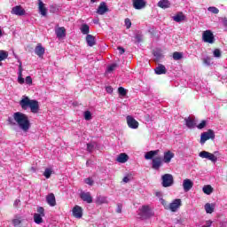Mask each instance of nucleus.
I'll list each match as a JSON object with an SVG mask.
<instances>
[{
  "mask_svg": "<svg viewBox=\"0 0 227 227\" xmlns=\"http://www.w3.org/2000/svg\"><path fill=\"white\" fill-rule=\"evenodd\" d=\"M13 120L16 121L18 127L23 130V132H27L31 129V122L29 121V117L26 114L20 112H16L13 114Z\"/></svg>",
  "mask_w": 227,
  "mask_h": 227,
  "instance_id": "1",
  "label": "nucleus"
},
{
  "mask_svg": "<svg viewBox=\"0 0 227 227\" xmlns=\"http://www.w3.org/2000/svg\"><path fill=\"white\" fill-rule=\"evenodd\" d=\"M20 106L22 109H24V111L29 107L31 113L34 114H36V113L40 111V105L38 102L35 99H29V98L27 96L23 97V98L20 101Z\"/></svg>",
  "mask_w": 227,
  "mask_h": 227,
  "instance_id": "2",
  "label": "nucleus"
},
{
  "mask_svg": "<svg viewBox=\"0 0 227 227\" xmlns=\"http://www.w3.org/2000/svg\"><path fill=\"white\" fill-rule=\"evenodd\" d=\"M138 215L140 219H150V217H153L154 214L150 206L144 205L139 208Z\"/></svg>",
  "mask_w": 227,
  "mask_h": 227,
  "instance_id": "3",
  "label": "nucleus"
},
{
  "mask_svg": "<svg viewBox=\"0 0 227 227\" xmlns=\"http://www.w3.org/2000/svg\"><path fill=\"white\" fill-rule=\"evenodd\" d=\"M208 139L214 141L215 139V132L213 129H207V131L201 133L200 145H205Z\"/></svg>",
  "mask_w": 227,
  "mask_h": 227,
  "instance_id": "4",
  "label": "nucleus"
},
{
  "mask_svg": "<svg viewBox=\"0 0 227 227\" xmlns=\"http://www.w3.org/2000/svg\"><path fill=\"white\" fill-rule=\"evenodd\" d=\"M45 217V209L43 207H37V213L34 214V223L35 224H42L43 223V218Z\"/></svg>",
  "mask_w": 227,
  "mask_h": 227,
  "instance_id": "5",
  "label": "nucleus"
},
{
  "mask_svg": "<svg viewBox=\"0 0 227 227\" xmlns=\"http://www.w3.org/2000/svg\"><path fill=\"white\" fill-rule=\"evenodd\" d=\"M175 184V178L171 174H165L161 176L162 187H171Z\"/></svg>",
  "mask_w": 227,
  "mask_h": 227,
  "instance_id": "6",
  "label": "nucleus"
},
{
  "mask_svg": "<svg viewBox=\"0 0 227 227\" xmlns=\"http://www.w3.org/2000/svg\"><path fill=\"white\" fill-rule=\"evenodd\" d=\"M202 40L205 43H215V37L210 30H206L202 33Z\"/></svg>",
  "mask_w": 227,
  "mask_h": 227,
  "instance_id": "7",
  "label": "nucleus"
},
{
  "mask_svg": "<svg viewBox=\"0 0 227 227\" xmlns=\"http://www.w3.org/2000/svg\"><path fill=\"white\" fill-rule=\"evenodd\" d=\"M199 157H201V159H207L208 160H211V162H217V156L207 151L200 152Z\"/></svg>",
  "mask_w": 227,
  "mask_h": 227,
  "instance_id": "8",
  "label": "nucleus"
},
{
  "mask_svg": "<svg viewBox=\"0 0 227 227\" xmlns=\"http://www.w3.org/2000/svg\"><path fill=\"white\" fill-rule=\"evenodd\" d=\"M180 207H182V200L176 199L168 204V210H171V212H176Z\"/></svg>",
  "mask_w": 227,
  "mask_h": 227,
  "instance_id": "9",
  "label": "nucleus"
},
{
  "mask_svg": "<svg viewBox=\"0 0 227 227\" xmlns=\"http://www.w3.org/2000/svg\"><path fill=\"white\" fill-rule=\"evenodd\" d=\"M162 161H163V160L160 156L153 158V161H152L153 169L159 171V169H160V168H162Z\"/></svg>",
  "mask_w": 227,
  "mask_h": 227,
  "instance_id": "10",
  "label": "nucleus"
},
{
  "mask_svg": "<svg viewBox=\"0 0 227 227\" xmlns=\"http://www.w3.org/2000/svg\"><path fill=\"white\" fill-rule=\"evenodd\" d=\"M127 124L129 129H137L139 127V122L134 119V117L128 115L126 117Z\"/></svg>",
  "mask_w": 227,
  "mask_h": 227,
  "instance_id": "11",
  "label": "nucleus"
},
{
  "mask_svg": "<svg viewBox=\"0 0 227 227\" xmlns=\"http://www.w3.org/2000/svg\"><path fill=\"white\" fill-rule=\"evenodd\" d=\"M11 13H12V15L22 17V15H26V10H24L20 5H16L12 9Z\"/></svg>",
  "mask_w": 227,
  "mask_h": 227,
  "instance_id": "12",
  "label": "nucleus"
},
{
  "mask_svg": "<svg viewBox=\"0 0 227 227\" xmlns=\"http://www.w3.org/2000/svg\"><path fill=\"white\" fill-rule=\"evenodd\" d=\"M80 198L85 203H93V197H91V193L90 192H82L80 193Z\"/></svg>",
  "mask_w": 227,
  "mask_h": 227,
  "instance_id": "13",
  "label": "nucleus"
},
{
  "mask_svg": "<svg viewBox=\"0 0 227 227\" xmlns=\"http://www.w3.org/2000/svg\"><path fill=\"white\" fill-rule=\"evenodd\" d=\"M107 12H109V8L106 4V2H102L97 10V13L98 15H104L105 13H107Z\"/></svg>",
  "mask_w": 227,
  "mask_h": 227,
  "instance_id": "14",
  "label": "nucleus"
},
{
  "mask_svg": "<svg viewBox=\"0 0 227 227\" xmlns=\"http://www.w3.org/2000/svg\"><path fill=\"white\" fill-rule=\"evenodd\" d=\"M146 6L145 0H133V7L135 10H143Z\"/></svg>",
  "mask_w": 227,
  "mask_h": 227,
  "instance_id": "15",
  "label": "nucleus"
},
{
  "mask_svg": "<svg viewBox=\"0 0 227 227\" xmlns=\"http://www.w3.org/2000/svg\"><path fill=\"white\" fill-rule=\"evenodd\" d=\"M193 185L194 183H192L191 179H184L183 182V187L185 192H189V191L192 189Z\"/></svg>",
  "mask_w": 227,
  "mask_h": 227,
  "instance_id": "16",
  "label": "nucleus"
},
{
  "mask_svg": "<svg viewBox=\"0 0 227 227\" xmlns=\"http://www.w3.org/2000/svg\"><path fill=\"white\" fill-rule=\"evenodd\" d=\"M35 52L36 56H38L39 58H42L45 54V48L42 46V43H38L35 46Z\"/></svg>",
  "mask_w": 227,
  "mask_h": 227,
  "instance_id": "17",
  "label": "nucleus"
},
{
  "mask_svg": "<svg viewBox=\"0 0 227 227\" xmlns=\"http://www.w3.org/2000/svg\"><path fill=\"white\" fill-rule=\"evenodd\" d=\"M46 201L50 207H56V196L54 193H49L46 196Z\"/></svg>",
  "mask_w": 227,
  "mask_h": 227,
  "instance_id": "18",
  "label": "nucleus"
},
{
  "mask_svg": "<svg viewBox=\"0 0 227 227\" xmlns=\"http://www.w3.org/2000/svg\"><path fill=\"white\" fill-rule=\"evenodd\" d=\"M73 215L76 217V219H81V217H82V207L75 206L73 208Z\"/></svg>",
  "mask_w": 227,
  "mask_h": 227,
  "instance_id": "19",
  "label": "nucleus"
},
{
  "mask_svg": "<svg viewBox=\"0 0 227 227\" xmlns=\"http://www.w3.org/2000/svg\"><path fill=\"white\" fill-rule=\"evenodd\" d=\"M38 10L39 13L43 15V17H45L47 15V8H45V4L42 0H38Z\"/></svg>",
  "mask_w": 227,
  "mask_h": 227,
  "instance_id": "20",
  "label": "nucleus"
},
{
  "mask_svg": "<svg viewBox=\"0 0 227 227\" xmlns=\"http://www.w3.org/2000/svg\"><path fill=\"white\" fill-rule=\"evenodd\" d=\"M154 72L157 75H162L167 74L168 69H166V66L160 64L155 69Z\"/></svg>",
  "mask_w": 227,
  "mask_h": 227,
  "instance_id": "21",
  "label": "nucleus"
},
{
  "mask_svg": "<svg viewBox=\"0 0 227 227\" xmlns=\"http://www.w3.org/2000/svg\"><path fill=\"white\" fill-rule=\"evenodd\" d=\"M117 162H120L121 164H125L129 160V155L125 153H121L118 155L116 158Z\"/></svg>",
  "mask_w": 227,
  "mask_h": 227,
  "instance_id": "22",
  "label": "nucleus"
},
{
  "mask_svg": "<svg viewBox=\"0 0 227 227\" xmlns=\"http://www.w3.org/2000/svg\"><path fill=\"white\" fill-rule=\"evenodd\" d=\"M173 157H175V153H171V151H168V152L164 153L163 161L166 164H168V162H171V159H173Z\"/></svg>",
  "mask_w": 227,
  "mask_h": 227,
  "instance_id": "23",
  "label": "nucleus"
},
{
  "mask_svg": "<svg viewBox=\"0 0 227 227\" xmlns=\"http://www.w3.org/2000/svg\"><path fill=\"white\" fill-rule=\"evenodd\" d=\"M172 19L175 22H183V20H185L186 17L184 12H179L175 16H173Z\"/></svg>",
  "mask_w": 227,
  "mask_h": 227,
  "instance_id": "24",
  "label": "nucleus"
},
{
  "mask_svg": "<svg viewBox=\"0 0 227 227\" xmlns=\"http://www.w3.org/2000/svg\"><path fill=\"white\" fill-rule=\"evenodd\" d=\"M86 42L89 47H93V45L97 44V40H95V36H93L92 35H87Z\"/></svg>",
  "mask_w": 227,
  "mask_h": 227,
  "instance_id": "25",
  "label": "nucleus"
},
{
  "mask_svg": "<svg viewBox=\"0 0 227 227\" xmlns=\"http://www.w3.org/2000/svg\"><path fill=\"white\" fill-rule=\"evenodd\" d=\"M159 150H155V151H149L145 153V159L146 160H150L152 159H153V157H155V155H159Z\"/></svg>",
  "mask_w": 227,
  "mask_h": 227,
  "instance_id": "26",
  "label": "nucleus"
},
{
  "mask_svg": "<svg viewBox=\"0 0 227 227\" xmlns=\"http://www.w3.org/2000/svg\"><path fill=\"white\" fill-rule=\"evenodd\" d=\"M109 200H107V197L98 196L96 199V205H107Z\"/></svg>",
  "mask_w": 227,
  "mask_h": 227,
  "instance_id": "27",
  "label": "nucleus"
},
{
  "mask_svg": "<svg viewBox=\"0 0 227 227\" xmlns=\"http://www.w3.org/2000/svg\"><path fill=\"white\" fill-rule=\"evenodd\" d=\"M56 35L58 38H64L67 35V29L64 27L56 29Z\"/></svg>",
  "mask_w": 227,
  "mask_h": 227,
  "instance_id": "28",
  "label": "nucleus"
},
{
  "mask_svg": "<svg viewBox=\"0 0 227 227\" xmlns=\"http://www.w3.org/2000/svg\"><path fill=\"white\" fill-rule=\"evenodd\" d=\"M204 208L207 214H213L214 210H215V205L211 203H206Z\"/></svg>",
  "mask_w": 227,
  "mask_h": 227,
  "instance_id": "29",
  "label": "nucleus"
},
{
  "mask_svg": "<svg viewBox=\"0 0 227 227\" xmlns=\"http://www.w3.org/2000/svg\"><path fill=\"white\" fill-rule=\"evenodd\" d=\"M12 224L14 227L22 226V216L16 215L12 219Z\"/></svg>",
  "mask_w": 227,
  "mask_h": 227,
  "instance_id": "30",
  "label": "nucleus"
},
{
  "mask_svg": "<svg viewBox=\"0 0 227 227\" xmlns=\"http://www.w3.org/2000/svg\"><path fill=\"white\" fill-rule=\"evenodd\" d=\"M158 6H159L160 8L166 9V8H169V6H171V4H170L169 1H168V0H160V1L158 3Z\"/></svg>",
  "mask_w": 227,
  "mask_h": 227,
  "instance_id": "31",
  "label": "nucleus"
},
{
  "mask_svg": "<svg viewBox=\"0 0 227 227\" xmlns=\"http://www.w3.org/2000/svg\"><path fill=\"white\" fill-rule=\"evenodd\" d=\"M22 64H20V66H19V76H18V82L20 83V84H24V82H25V80H24V78H22Z\"/></svg>",
  "mask_w": 227,
  "mask_h": 227,
  "instance_id": "32",
  "label": "nucleus"
},
{
  "mask_svg": "<svg viewBox=\"0 0 227 227\" xmlns=\"http://www.w3.org/2000/svg\"><path fill=\"white\" fill-rule=\"evenodd\" d=\"M202 191L204 194L210 195L211 193L214 192V188H212L210 184H207V185H204V187L202 188Z\"/></svg>",
  "mask_w": 227,
  "mask_h": 227,
  "instance_id": "33",
  "label": "nucleus"
},
{
  "mask_svg": "<svg viewBox=\"0 0 227 227\" xmlns=\"http://www.w3.org/2000/svg\"><path fill=\"white\" fill-rule=\"evenodd\" d=\"M80 29L82 35L90 34V26L88 24H82Z\"/></svg>",
  "mask_w": 227,
  "mask_h": 227,
  "instance_id": "34",
  "label": "nucleus"
},
{
  "mask_svg": "<svg viewBox=\"0 0 227 227\" xmlns=\"http://www.w3.org/2000/svg\"><path fill=\"white\" fill-rule=\"evenodd\" d=\"M186 121V127H188V129H192L194 127V125H196V123L194 122V119L188 117L187 119H185Z\"/></svg>",
  "mask_w": 227,
  "mask_h": 227,
  "instance_id": "35",
  "label": "nucleus"
},
{
  "mask_svg": "<svg viewBox=\"0 0 227 227\" xmlns=\"http://www.w3.org/2000/svg\"><path fill=\"white\" fill-rule=\"evenodd\" d=\"M183 58H184V53L182 52L176 51L173 53V59H175V61H178Z\"/></svg>",
  "mask_w": 227,
  "mask_h": 227,
  "instance_id": "36",
  "label": "nucleus"
},
{
  "mask_svg": "<svg viewBox=\"0 0 227 227\" xmlns=\"http://www.w3.org/2000/svg\"><path fill=\"white\" fill-rule=\"evenodd\" d=\"M8 58V53L4 51H0V61H4Z\"/></svg>",
  "mask_w": 227,
  "mask_h": 227,
  "instance_id": "37",
  "label": "nucleus"
},
{
  "mask_svg": "<svg viewBox=\"0 0 227 227\" xmlns=\"http://www.w3.org/2000/svg\"><path fill=\"white\" fill-rule=\"evenodd\" d=\"M118 93L121 95V97H125L127 95V90H125L123 87H119Z\"/></svg>",
  "mask_w": 227,
  "mask_h": 227,
  "instance_id": "38",
  "label": "nucleus"
},
{
  "mask_svg": "<svg viewBox=\"0 0 227 227\" xmlns=\"http://www.w3.org/2000/svg\"><path fill=\"white\" fill-rule=\"evenodd\" d=\"M51 175H52V169L45 168L43 172V176H45V178H51Z\"/></svg>",
  "mask_w": 227,
  "mask_h": 227,
  "instance_id": "39",
  "label": "nucleus"
},
{
  "mask_svg": "<svg viewBox=\"0 0 227 227\" xmlns=\"http://www.w3.org/2000/svg\"><path fill=\"white\" fill-rule=\"evenodd\" d=\"M118 68V64L114 63L107 67V72H114V70H116Z\"/></svg>",
  "mask_w": 227,
  "mask_h": 227,
  "instance_id": "40",
  "label": "nucleus"
},
{
  "mask_svg": "<svg viewBox=\"0 0 227 227\" xmlns=\"http://www.w3.org/2000/svg\"><path fill=\"white\" fill-rule=\"evenodd\" d=\"M84 120H86L87 121H90V120H91V112L90 111L84 112Z\"/></svg>",
  "mask_w": 227,
  "mask_h": 227,
  "instance_id": "41",
  "label": "nucleus"
},
{
  "mask_svg": "<svg viewBox=\"0 0 227 227\" xmlns=\"http://www.w3.org/2000/svg\"><path fill=\"white\" fill-rule=\"evenodd\" d=\"M207 127V121H202L200 124L197 125V129L201 130V129H205Z\"/></svg>",
  "mask_w": 227,
  "mask_h": 227,
  "instance_id": "42",
  "label": "nucleus"
},
{
  "mask_svg": "<svg viewBox=\"0 0 227 227\" xmlns=\"http://www.w3.org/2000/svg\"><path fill=\"white\" fill-rule=\"evenodd\" d=\"M208 12H211V13H215V15H217V13H219V9H217L216 7H209Z\"/></svg>",
  "mask_w": 227,
  "mask_h": 227,
  "instance_id": "43",
  "label": "nucleus"
},
{
  "mask_svg": "<svg viewBox=\"0 0 227 227\" xmlns=\"http://www.w3.org/2000/svg\"><path fill=\"white\" fill-rule=\"evenodd\" d=\"M161 205L166 208V210H168L169 208V204H168V201L164 199H160Z\"/></svg>",
  "mask_w": 227,
  "mask_h": 227,
  "instance_id": "44",
  "label": "nucleus"
},
{
  "mask_svg": "<svg viewBox=\"0 0 227 227\" xmlns=\"http://www.w3.org/2000/svg\"><path fill=\"white\" fill-rule=\"evenodd\" d=\"M125 26L127 29H130V27L132 26V22L130 21V19L127 18L125 20Z\"/></svg>",
  "mask_w": 227,
  "mask_h": 227,
  "instance_id": "45",
  "label": "nucleus"
},
{
  "mask_svg": "<svg viewBox=\"0 0 227 227\" xmlns=\"http://www.w3.org/2000/svg\"><path fill=\"white\" fill-rule=\"evenodd\" d=\"M85 184H87V185H93V184H95V182L93 181V179H91L90 177H88L84 180Z\"/></svg>",
  "mask_w": 227,
  "mask_h": 227,
  "instance_id": "46",
  "label": "nucleus"
},
{
  "mask_svg": "<svg viewBox=\"0 0 227 227\" xmlns=\"http://www.w3.org/2000/svg\"><path fill=\"white\" fill-rule=\"evenodd\" d=\"M214 56H215V58H221V50H219V49H215V51H214Z\"/></svg>",
  "mask_w": 227,
  "mask_h": 227,
  "instance_id": "47",
  "label": "nucleus"
},
{
  "mask_svg": "<svg viewBox=\"0 0 227 227\" xmlns=\"http://www.w3.org/2000/svg\"><path fill=\"white\" fill-rule=\"evenodd\" d=\"M122 208H123V204L118 203V204H117L116 213H117V214H121V209H122Z\"/></svg>",
  "mask_w": 227,
  "mask_h": 227,
  "instance_id": "48",
  "label": "nucleus"
},
{
  "mask_svg": "<svg viewBox=\"0 0 227 227\" xmlns=\"http://www.w3.org/2000/svg\"><path fill=\"white\" fill-rule=\"evenodd\" d=\"M94 148H95V145H93L92 144H87V152H90L91 153Z\"/></svg>",
  "mask_w": 227,
  "mask_h": 227,
  "instance_id": "49",
  "label": "nucleus"
},
{
  "mask_svg": "<svg viewBox=\"0 0 227 227\" xmlns=\"http://www.w3.org/2000/svg\"><path fill=\"white\" fill-rule=\"evenodd\" d=\"M26 84H33V78L31 76H27L25 79Z\"/></svg>",
  "mask_w": 227,
  "mask_h": 227,
  "instance_id": "50",
  "label": "nucleus"
},
{
  "mask_svg": "<svg viewBox=\"0 0 227 227\" xmlns=\"http://www.w3.org/2000/svg\"><path fill=\"white\" fill-rule=\"evenodd\" d=\"M13 207H15V208H19V207H20V200H16L15 201H14V203H13Z\"/></svg>",
  "mask_w": 227,
  "mask_h": 227,
  "instance_id": "51",
  "label": "nucleus"
},
{
  "mask_svg": "<svg viewBox=\"0 0 227 227\" xmlns=\"http://www.w3.org/2000/svg\"><path fill=\"white\" fill-rule=\"evenodd\" d=\"M122 182H124V184H129V182H130V176H124Z\"/></svg>",
  "mask_w": 227,
  "mask_h": 227,
  "instance_id": "52",
  "label": "nucleus"
},
{
  "mask_svg": "<svg viewBox=\"0 0 227 227\" xmlns=\"http://www.w3.org/2000/svg\"><path fill=\"white\" fill-rule=\"evenodd\" d=\"M119 54H125V49L121 46H119L118 48Z\"/></svg>",
  "mask_w": 227,
  "mask_h": 227,
  "instance_id": "53",
  "label": "nucleus"
},
{
  "mask_svg": "<svg viewBox=\"0 0 227 227\" xmlns=\"http://www.w3.org/2000/svg\"><path fill=\"white\" fill-rule=\"evenodd\" d=\"M106 93H113V87H111V86H107L106 88Z\"/></svg>",
  "mask_w": 227,
  "mask_h": 227,
  "instance_id": "54",
  "label": "nucleus"
},
{
  "mask_svg": "<svg viewBox=\"0 0 227 227\" xmlns=\"http://www.w3.org/2000/svg\"><path fill=\"white\" fill-rule=\"evenodd\" d=\"M206 227H211L212 226V220L206 221Z\"/></svg>",
  "mask_w": 227,
  "mask_h": 227,
  "instance_id": "55",
  "label": "nucleus"
},
{
  "mask_svg": "<svg viewBox=\"0 0 227 227\" xmlns=\"http://www.w3.org/2000/svg\"><path fill=\"white\" fill-rule=\"evenodd\" d=\"M223 24L225 27H227V18L226 17L223 19Z\"/></svg>",
  "mask_w": 227,
  "mask_h": 227,
  "instance_id": "56",
  "label": "nucleus"
},
{
  "mask_svg": "<svg viewBox=\"0 0 227 227\" xmlns=\"http://www.w3.org/2000/svg\"><path fill=\"white\" fill-rule=\"evenodd\" d=\"M8 122L10 123V125H15V122H13V119L12 118H8Z\"/></svg>",
  "mask_w": 227,
  "mask_h": 227,
  "instance_id": "57",
  "label": "nucleus"
},
{
  "mask_svg": "<svg viewBox=\"0 0 227 227\" xmlns=\"http://www.w3.org/2000/svg\"><path fill=\"white\" fill-rule=\"evenodd\" d=\"M153 56H155V58H158V59L160 58V54L157 51L153 52Z\"/></svg>",
  "mask_w": 227,
  "mask_h": 227,
  "instance_id": "58",
  "label": "nucleus"
},
{
  "mask_svg": "<svg viewBox=\"0 0 227 227\" xmlns=\"http://www.w3.org/2000/svg\"><path fill=\"white\" fill-rule=\"evenodd\" d=\"M0 36H3V30L0 29Z\"/></svg>",
  "mask_w": 227,
  "mask_h": 227,
  "instance_id": "59",
  "label": "nucleus"
},
{
  "mask_svg": "<svg viewBox=\"0 0 227 227\" xmlns=\"http://www.w3.org/2000/svg\"><path fill=\"white\" fill-rule=\"evenodd\" d=\"M90 1H91V3H96L97 0H90Z\"/></svg>",
  "mask_w": 227,
  "mask_h": 227,
  "instance_id": "60",
  "label": "nucleus"
},
{
  "mask_svg": "<svg viewBox=\"0 0 227 227\" xmlns=\"http://www.w3.org/2000/svg\"><path fill=\"white\" fill-rule=\"evenodd\" d=\"M159 194H160V192H156V196H159Z\"/></svg>",
  "mask_w": 227,
  "mask_h": 227,
  "instance_id": "61",
  "label": "nucleus"
},
{
  "mask_svg": "<svg viewBox=\"0 0 227 227\" xmlns=\"http://www.w3.org/2000/svg\"><path fill=\"white\" fill-rule=\"evenodd\" d=\"M3 65V62L0 61V67Z\"/></svg>",
  "mask_w": 227,
  "mask_h": 227,
  "instance_id": "62",
  "label": "nucleus"
}]
</instances>
